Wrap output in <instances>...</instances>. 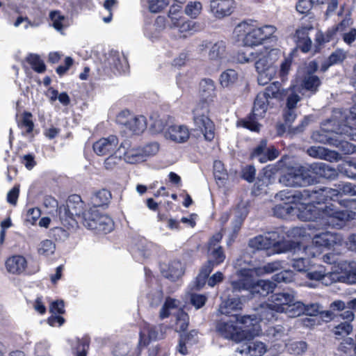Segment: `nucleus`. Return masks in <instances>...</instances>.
<instances>
[{"mask_svg":"<svg viewBox=\"0 0 356 356\" xmlns=\"http://www.w3.org/2000/svg\"><path fill=\"white\" fill-rule=\"evenodd\" d=\"M306 191L310 195L314 193L310 189L296 192L284 190L277 193L275 199L282 203L275 206L273 214L281 218L296 215L302 221H313L322 227L334 228H341L346 220L355 218V213L339 211L332 204L317 207L315 200L303 197Z\"/></svg>","mask_w":356,"mask_h":356,"instance_id":"nucleus-1","label":"nucleus"},{"mask_svg":"<svg viewBox=\"0 0 356 356\" xmlns=\"http://www.w3.org/2000/svg\"><path fill=\"white\" fill-rule=\"evenodd\" d=\"M253 321L250 316L233 315L229 321L219 322L217 329L223 337L239 343L248 337L259 335L261 327L256 321Z\"/></svg>","mask_w":356,"mask_h":356,"instance_id":"nucleus-2","label":"nucleus"},{"mask_svg":"<svg viewBox=\"0 0 356 356\" xmlns=\"http://www.w3.org/2000/svg\"><path fill=\"white\" fill-rule=\"evenodd\" d=\"M282 55L280 49L268 45L250 52V56L255 58L254 67L259 74V85L265 86L275 76L277 71L276 63Z\"/></svg>","mask_w":356,"mask_h":356,"instance_id":"nucleus-3","label":"nucleus"},{"mask_svg":"<svg viewBox=\"0 0 356 356\" xmlns=\"http://www.w3.org/2000/svg\"><path fill=\"white\" fill-rule=\"evenodd\" d=\"M334 132L335 134L327 140L329 144L338 147L344 154L356 152V104L350 109L348 117L346 116V124H339Z\"/></svg>","mask_w":356,"mask_h":356,"instance_id":"nucleus-4","label":"nucleus"},{"mask_svg":"<svg viewBox=\"0 0 356 356\" xmlns=\"http://www.w3.org/2000/svg\"><path fill=\"white\" fill-rule=\"evenodd\" d=\"M282 230L269 232L264 235H259L249 241L250 248L256 250H270L272 253L294 252L301 250L300 243L293 241H282L284 236Z\"/></svg>","mask_w":356,"mask_h":356,"instance_id":"nucleus-5","label":"nucleus"},{"mask_svg":"<svg viewBox=\"0 0 356 356\" xmlns=\"http://www.w3.org/2000/svg\"><path fill=\"white\" fill-rule=\"evenodd\" d=\"M273 308L277 313H284L289 317L295 318L302 314L315 316L318 312L317 305L305 306L295 298L293 293H278L271 296Z\"/></svg>","mask_w":356,"mask_h":356,"instance_id":"nucleus-6","label":"nucleus"},{"mask_svg":"<svg viewBox=\"0 0 356 356\" xmlns=\"http://www.w3.org/2000/svg\"><path fill=\"white\" fill-rule=\"evenodd\" d=\"M238 280L232 281V286L234 291L248 290L252 293H258L266 296L273 291L275 284L268 280H259L255 282L258 276H246L242 273V268L238 273Z\"/></svg>","mask_w":356,"mask_h":356,"instance_id":"nucleus-7","label":"nucleus"},{"mask_svg":"<svg viewBox=\"0 0 356 356\" xmlns=\"http://www.w3.org/2000/svg\"><path fill=\"white\" fill-rule=\"evenodd\" d=\"M222 235L220 232L215 234L209 240L208 243V254L209 260L207 264L203 266L197 277V287L200 288L204 284L206 278L213 270L214 265L222 263L225 259V254L218 243L221 241Z\"/></svg>","mask_w":356,"mask_h":356,"instance_id":"nucleus-8","label":"nucleus"},{"mask_svg":"<svg viewBox=\"0 0 356 356\" xmlns=\"http://www.w3.org/2000/svg\"><path fill=\"white\" fill-rule=\"evenodd\" d=\"M342 241V236L334 232L314 233L312 245L305 247L302 250V253L309 257H316L320 254L317 250L318 248H331L334 245H341Z\"/></svg>","mask_w":356,"mask_h":356,"instance_id":"nucleus-9","label":"nucleus"},{"mask_svg":"<svg viewBox=\"0 0 356 356\" xmlns=\"http://www.w3.org/2000/svg\"><path fill=\"white\" fill-rule=\"evenodd\" d=\"M209 112V103L200 102L193 110V121L196 128L202 133L204 138L211 141L215 136V127L207 115Z\"/></svg>","mask_w":356,"mask_h":356,"instance_id":"nucleus-10","label":"nucleus"},{"mask_svg":"<svg viewBox=\"0 0 356 356\" xmlns=\"http://www.w3.org/2000/svg\"><path fill=\"white\" fill-rule=\"evenodd\" d=\"M259 33V26L243 22L234 28L233 38L236 41L242 42L245 46L254 47L261 44Z\"/></svg>","mask_w":356,"mask_h":356,"instance_id":"nucleus-11","label":"nucleus"},{"mask_svg":"<svg viewBox=\"0 0 356 356\" xmlns=\"http://www.w3.org/2000/svg\"><path fill=\"white\" fill-rule=\"evenodd\" d=\"M280 182L286 186H305L313 184V178L307 170V166L292 168L282 175Z\"/></svg>","mask_w":356,"mask_h":356,"instance_id":"nucleus-12","label":"nucleus"},{"mask_svg":"<svg viewBox=\"0 0 356 356\" xmlns=\"http://www.w3.org/2000/svg\"><path fill=\"white\" fill-rule=\"evenodd\" d=\"M116 122L125 130L135 134L143 133L147 128V120L143 115H135L128 110L120 111L116 116Z\"/></svg>","mask_w":356,"mask_h":356,"instance_id":"nucleus-13","label":"nucleus"},{"mask_svg":"<svg viewBox=\"0 0 356 356\" xmlns=\"http://www.w3.org/2000/svg\"><path fill=\"white\" fill-rule=\"evenodd\" d=\"M93 209L90 207L89 209L86 210L84 209V203L81 200V197L74 195L69 197L66 206H60L58 208V213L61 220L78 218L80 223L83 225L82 216L83 213L89 211L91 214Z\"/></svg>","mask_w":356,"mask_h":356,"instance_id":"nucleus-14","label":"nucleus"},{"mask_svg":"<svg viewBox=\"0 0 356 356\" xmlns=\"http://www.w3.org/2000/svg\"><path fill=\"white\" fill-rule=\"evenodd\" d=\"M83 225L88 229H95L103 233L110 232L113 229L112 219L106 215H100L97 209H93L91 214L88 211L82 216Z\"/></svg>","mask_w":356,"mask_h":356,"instance_id":"nucleus-15","label":"nucleus"},{"mask_svg":"<svg viewBox=\"0 0 356 356\" xmlns=\"http://www.w3.org/2000/svg\"><path fill=\"white\" fill-rule=\"evenodd\" d=\"M305 277L312 282H321L326 286L335 283L334 267L328 271L325 266L321 264L312 263L307 270Z\"/></svg>","mask_w":356,"mask_h":356,"instance_id":"nucleus-16","label":"nucleus"},{"mask_svg":"<svg viewBox=\"0 0 356 356\" xmlns=\"http://www.w3.org/2000/svg\"><path fill=\"white\" fill-rule=\"evenodd\" d=\"M126 143L122 142L119 145V139L115 135L103 137L93 143L92 149L98 156H106L114 153L116 150L120 151L125 148Z\"/></svg>","mask_w":356,"mask_h":356,"instance_id":"nucleus-17","label":"nucleus"},{"mask_svg":"<svg viewBox=\"0 0 356 356\" xmlns=\"http://www.w3.org/2000/svg\"><path fill=\"white\" fill-rule=\"evenodd\" d=\"M335 283L343 282L356 284V263L340 261L334 266Z\"/></svg>","mask_w":356,"mask_h":356,"instance_id":"nucleus-18","label":"nucleus"},{"mask_svg":"<svg viewBox=\"0 0 356 356\" xmlns=\"http://www.w3.org/2000/svg\"><path fill=\"white\" fill-rule=\"evenodd\" d=\"M254 337H248L240 341L236 352L242 356H262L267 350L266 345L259 341H251Z\"/></svg>","mask_w":356,"mask_h":356,"instance_id":"nucleus-19","label":"nucleus"},{"mask_svg":"<svg viewBox=\"0 0 356 356\" xmlns=\"http://www.w3.org/2000/svg\"><path fill=\"white\" fill-rule=\"evenodd\" d=\"M105 64L110 67L114 73H125L128 71L129 65L127 57L116 50L109 51Z\"/></svg>","mask_w":356,"mask_h":356,"instance_id":"nucleus-20","label":"nucleus"},{"mask_svg":"<svg viewBox=\"0 0 356 356\" xmlns=\"http://www.w3.org/2000/svg\"><path fill=\"white\" fill-rule=\"evenodd\" d=\"M278 156V151L274 147H267L266 140H261L251 154L252 159H257L261 163L272 161Z\"/></svg>","mask_w":356,"mask_h":356,"instance_id":"nucleus-21","label":"nucleus"},{"mask_svg":"<svg viewBox=\"0 0 356 356\" xmlns=\"http://www.w3.org/2000/svg\"><path fill=\"white\" fill-rule=\"evenodd\" d=\"M190 132L188 127L183 124L169 126L164 131V137L176 143H183L188 140Z\"/></svg>","mask_w":356,"mask_h":356,"instance_id":"nucleus-22","label":"nucleus"},{"mask_svg":"<svg viewBox=\"0 0 356 356\" xmlns=\"http://www.w3.org/2000/svg\"><path fill=\"white\" fill-rule=\"evenodd\" d=\"M307 168L308 172L313 178V184L318 177L332 179L334 178L337 175L334 168L330 167L325 163H314L307 166Z\"/></svg>","mask_w":356,"mask_h":356,"instance_id":"nucleus-23","label":"nucleus"},{"mask_svg":"<svg viewBox=\"0 0 356 356\" xmlns=\"http://www.w3.org/2000/svg\"><path fill=\"white\" fill-rule=\"evenodd\" d=\"M234 7V0H211L210 2L211 11L218 19L230 15Z\"/></svg>","mask_w":356,"mask_h":356,"instance_id":"nucleus-24","label":"nucleus"},{"mask_svg":"<svg viewBox=\"0 0 356 356\" xmlns=\"http://www.w3.org/2000/svg\"><path fill=\"white\" fill-rule=\"evenodd\" d=\"M277 312L275 308H273L272 302L269 304H262L258 308L255 309V313L250 315L252 319H254L253 323L257 322V325L261 326L259 322L266 321L269 322L276 318ZM261 328V327H260Z\"/></svg>","mask_w":356,"mask_h":356,"instance_id":"nucleus-25","label":"nucleus"},{"mask_svg":"<svg viewBox=\"0 0 356 356\" xmlns=\"http://www.w3.org/2000/svg\"><path fill=\"white\" fill-rule=\"evenodd\" d=\"M161 327H156L145 323L140 332L139 346H145L152 340L162 337Z\"/></svg>","mask_w":356,"mask_h":356,"instance_id":"nucleus-26","label":"nucleus"},{"mask_svg":"<svg viewBox=\"0 0 356 356\" xmlns=\"http://www.w3.org/2000/svg\"><path fill=\"white\" fill-rule=\"evenodd\" d=\"M5 266L9 273L19 275L26 270L27 261L24 256L15 254L6 260Z\"/></svg>","mask_w":356,"mask_h":356,"instance_id":"nucleus-27","label":"nucleus"},{"mask_svg":"<svg viewBox=\"0 0 356 356\" xmlns=\"http://www.w3.org/2000/svg\"><path fill=\"white\" fill-rule=\"evenodd\" d=\"M259 35L261 44L266 45L268 43L271 44L270 47H275L279 42V32L277 29L273 25H264L259 26Z\"/></svg>","mask_w":356,"mask_h":356,"instance_id":"nucleus-28","label":"nucleus"},{"mask_svg":"<svg viewBox=\"0 0 356 356\" xmlns=\"http://www.w3.org/2000/svg\"><path fill=\"white\" fill-rule=\"evenodd\" d=\"M228 52L226 42L222 40L217 41L209 49L208 57L210 60L216 61L218 65L227 60Z\"/></svg>","mask_w":356,"mask_h":356,"instance_id":"nucleus-29","label":"nucleus"},{"mask_svg":"<svg viewBox=\"0 0 356 356\" xmlns=\"http://www.w3.org/2000/svg\"><path fill=\"white\" fill-rule=\"evenodd\" d=\"M282 268L280 261L267 264L263 268H242V273L246 276H260L264 273H271Z\"/></svg>","mask_w":356,"mask_h":356,"instance_id":"nucleus-30","label":"nucleus"},{"mask_svg":"<svg viewBox=\"0 0 356 356\" xmlns=\"http://www.w3.org/2000/svg\"><path fill=\"white\" fill-rule=\"evenodd\" d=\"M270 95L267 92H260L254 101L252 109L254 118H262L268 109Z\"/></svg>","mask_w":356,"mask_h":356,"instance_id":"nucleus-31","label":"nucleus"},{"mask_svg":"<svg viewBox=\"0 0 356 356\" xmlns=\"http://www.w3.org/2000/svg\"><path fill=\"white\" fill-rule=\"evenodd\" d=\"M309 156L314 158L325 159L330 162L337 161L339 154L334 151H330L321 146H313L307 149Z\"/></svg>","mask_w":356,"mask_h":356,"instance_id":"nucleus-32","label":"nucleus"},{"mask_svg":"<svg viewBox=\"0 0 356 356\" xmlns=\"http://www.w3.org/2000/svg\"><path fill=\"white\" fill-rule=\"evenodd\" d=\"M124 143L126 145L125 148H123L124 151L122 154L123 159L126 163L130 164H136L145 161L139 146L129 147L128 143Z\"/></svg>","mask_w":356,"mask_h":356,"instance_id":"nucleus-33","label":"nucleus"},{"mask_svg":"<svg viewBox=\"0 0 356 356\" xmlns=\"http://www.w3.org/2000/svg\"><path fill=\"white\" fill-rule=\"evenodd\" d=\"M283 116L286 125H287L289 129L293 134L301 132L303 130V128L306 127L309 123V118L307 117H305L304 120L302 121L301 124L300 126L291 129V124L294 122L297 116L295 112V109L285 108L283 113Z\"/></svg>","mask_w":356,"mask_h":356,"instance_id":"nucleus-34","label":"nucleus"},{"mask_svg":"<svg viewBox=\"0 0 356 356\" xmlns=\"http://www.w3.org/2000/svg\"><path fill=\"white\" fill-rule=\"evenodd\" d=\"M309 29L302 27L296 30L295 38L298 47L303 52H308L312 47V40L309 37Z\"/></svg>","mask_w":356,"mask_h":356,"instance_id":"nucleus-35","label":"nucleus"},{"mask_svg":"<svg viewBox=\"0 0 356 356\" xmlns=\"http://www.w3.org/2000/svg\"><path fill=\"white\" fill-rule=\"evenodd\" d=\"M348 52L343 49H338L333 51L321 65V70L325 72L331 65L342 63L347 57Z\"/></svg>","mask_w":356,"mask_h":356,"instance_id":"nucleus-36","label":"nucleus"},{"mask_svg":"<svg viewBox=\"0 0 356 356\" xmlns=\"http://www.w3.org/2000/svg\"><path fill=\"white\" fill-rule=\"evenodd\" d=\"M197 332L193 330L188 334H181L180 336L179 344L177 346V351L181 355L188 354V348L189 345H192L197 341Z\"/></svg>","mask_w":356,"mask_h":356,"instance_id":"nucleus-37","label":"nucleus"},{"mask_svg":"<svg viewBox=\"0 0 356 356\" xmlns=\"http://www.w3.org/2000/svg\"><path fill=\"white\" fill-rule=\"evenodd\" d=\"M111 199V193L106 189H102L96 192L91 197V202L93 204L92 209H96V207L106 205Z\"/></svg>","mask_w":356,"mask_h":356,"instance_id":"nucleus-38","label":"nucleus"},{"mask_svg":"<svg viewBox=\"0 0 356 356\" xmlns=\"http://www.w3.org/2000/svg\"><path fill=\"white\" fill-rule=\"evenodd\" d=\"M163 274L166 278L176 281L183 275L182 264L177 261H172L169 265L168 270L163 271Z\"/></svg>","mask_w":356,"mask_h":356,"instance_id":"nucleus-39","label":"nucleus"},{"mask_svg":"<svg viewBox=\"0 0 356 356\" xmlns=\"http://www.w3.org/2000/svg\"><path fill=\"white\" fill-rule=\"evenodd\" d=\"M238 80V74L234 70H227L220 76V83L223 88H232Z\"/></svg>","mask_w":356,"mask_h":356,"instance_id":"nucleus-40","label":"nucleus"},{"mask_svg":"<svg viewBox=\"0 0 356 356\" xmlns=\"http://www.w3.org/2000/svg\"><path fill=\"white\" fill-rule=\"evenodd\" d=\"M242 308V302L239 298H231L223 301L219 311L221 314L228 315L232 311L241 309Z\"/></svg>","mask_w":356,"mask_h":356,"instance_id":"nucleus-41","label":"nucleus"},{"mask_svg":"<svg viewBox=\"0 0 356 356\" xmlns=\"http://www.w3.org/2000/svg\"><path fill=\"white\" fill-rule=\"evenodd\" d=\"M267 335L274 341L281 340L284 342V346H286L285 342L287 337V330L282 325L269 327L267 330Z\"/></svg>","mask_w":356,"mask_h":356,"instance_id":"nucleus-42","label":"nucleus"},{"mask_svg":"<svg viewBox=\"0 0 356 356\" xmlns=\"http://www.w3.org/2000/svg\"><path fill=\"white\" fill-rule=\"evenodd\" d=\"M25 63H28L33 70L38 73L45 71V64L38 54H29L25 58Z\"/></svg>","mask_w":356,"mask_h":356,"instance_id":"nucleus-43","label":"nucleus"},{"mask_svg":"<svg viewBox=\"0 0 356 356\" xmlns=\"http://www.w3.org/2000/svg\"><path fill=\"white\" fill-rule=\"evenodd\" d=\"M18 126L24 131V134H31L34 129L32 114L29 112H24L18 122Z\"/></svg>","mask_w":356,"mask_h":356,"instance_id":"nucleus-44","label":"nucleus"},{"mask_svg":"<svg viewBox=\"0 0 356 356\" xmlns=\"http://www.w3.org/2000/svg\"><path fill=\"white\" fill-rule=\"evenodd\" d=\"M167 125V118L161 117L157 113H153L150 116V129L154 133H161Z\"/></svg>","mask_w":356,"mask_h":356,"instance_id":"nucleus-45","label":"nucleus"},{"mask_svg":"<svg viewBox=\"0 0 356 356\" xmlns=\"http://www.w3.org/2000/svg\"><path fill=\"white\" fill-rule=\"evenodd\" d=\"M321 83V79L314 74H305L301 79V86L303 89H316Z\"/></svg>","mask_w":356,"mask_h":356,"instance_id":"nucleus-46","label":"nucleus"},{"mask_svg":"<svg viewBox=\"0 0 356 356\" xmlns=\"http://www.w3.org/2000/svg\"><path fill=\"white\" fill-rule=\"evenodd\" d=\"M49 17L52 22V26L58 31L62 32L67 26L66 19L64 15L58 11H51Z\"/></svg>","mask_w":356,"mask_h":356,"instance_id":"nucleus-47","label":"nucleus"},{"mask_svg":"<svg viewBox=\"0 0 356 356\" xmlns=\"http://www.w3.org/2000/svg\"><path fill=\"white\" fill-rule=\"evenodd\" d=\"M213 175L217 184L223 185L227 179V173L224 168V165L220 161H216L213 163Z\"/></svg>","mask_w":356,"mask_h":356,"instance_id":"nucleus-48","label":"nucleus"},{"mask_svg":"<svg viewBox=\"0 0 356 356\" xmlns=\"http://www.w3.org/2000/svg\"><path fill=\"white\" fill-rule=\"evenodd\" d=\"M108 155L109 156L104 161V166L108 170H113L121 163L123 154L121 150H116L114 153H111Z\"/></svg>","mask_w":356,"mask_h":356,"instance_id":"nucleus-49","label":"nucleus"},{"mask_svg":"<svg viewBox=\"0 0 356 356\" xmlns=\"http://www.w3.org/2000/svg\"><path fill=\"white\" fill-rule=\"evenodd\" d=\"M188 314L182 309H179L176 313L175 330L177 332L185 331L188 327Z\"/></svg>","mask_w":356,"mask_h":356,"instance_id":"nucleus-50","label":"nucleus"},{"mask_svg":"<svg viewBox=\"0 0 356 356\" xmlns=\"http://www.w3.org/2000/svg\"><path fill=\"white\" fill-rule=\"evenodd\" d=\"M56 250V245L51 240L42 241L38 246V252L40 255L49 257L53 254Z\"/></svg>","mask_w":356,"mask_h":356,"instance_id":"nucleus-51","label":"nucleus"},{"mask_svg":"<svg viewBox=\"0 0 356 356\" xmlns=\"http://www.w3.org/2000/svg\"><path fill=\"white\" fill-rule=\"evenodd\" d=\"M145 161L151 156H155L159 151L160 146L156 142H152L144 146H139Z\"/></svg>","mask_w":356,"mask_h":356,"instance_id":"nucleus-52","label":"nucleus"},{"mask_svg":"<svg viewBox=\"0 0 356 356\" xmlns=\"http://www.w3.org/2000/svg\"><path fill=\"white\" fill-rule=\"evenodd\" d=\"M178 307L179 301L170 298H167L160 312L161 318H164L168 317L172 313V311L177 309Z\"/></svg>","mask_w":356,"mask_h":356,"instance_id":"nucleus-53","label":"nucleus"},{"mask_svg":"<svg viewBox=\"0 0 356 356\" xmlns=\"http://www.w3.org/2000/svg\"><path fill=\"white\" fill-rule=\"evenodd\" d=\"M352 331L353 326L349 322L341 323L336 325L333 329V332L337 339L348 336Z\"/></svg>","mask_w":356,"mask_h":356,"instance_id":"nucleus-54","label":"nucleus"},{"mask_svg":"<svg viewBox=\"0 0 356 356\" xmlns=\"http://www.w3.org/2000/svg\"><path fill=\"white\" fill-rule=\"evenodd\" d=\"M312 263V261L309 259L301 257L298 259H293L291 266L297 271L304 273L305 275Z\"/></svg>","mask_w":356,"mask_h":356,"instance_id":"nucleus-55","label":"nucleus"},{"mask_svg":"<svg viewBox=\"0 0 356 356\" xmlns=\"http://www.w3.org/2000/svg\"><path fill=\"white\" fill-rule=\"evenodd\" d=\"M202 9V3L199 1H191L185 7L186 15L191 18H196Z\"/></svg>","mask_w":356,"mask_h":356,"instance_id":"nucleus-56","label":"nucleus"},{"mask_svg":"<svg viewBox=\"0 0 356 356\" xmlns=\"http://www.w3.org/2000/svg\"><path fill=\"white\" fill-rule=\"evenodd\" d=\"M353 22L350 15H347L346 17L336 26L331 29L333 35L336 33H345L348 31V28L352 25Z\"/></svg>","mask_w":356,"mask_h":356,"instance_id":"nucleus-57","label":"nucleus"},{"mask_svg":"<svg viewBox=\"0 0 356 356\" xmlns=\"http://www.w3.org/2000/svg\"><path fill=\"white\" fill-rule=\"evenodd\" d=\"M170 4V0H150L149 8L152 13H159Z\"/></svg>","mask_w":356,"mask_h":356,"instance_id":"nucleus-58","label":"nucleus"},{"mask_svg":"<svg viewBox=\"0 0 356 356\" xmlns=\"http://www.w3.org/2000/svg\"><path fill=\"white\" fill-rule=\"evenodd\" d=\"M274 280L278 283L291 282L293 280V273L291 270H284L273 276Z\"/></svg>","mask_w":356,"mask_h":356,"instance_id":"nucleus-59","label":"nucleus"},{"mask_svg":"<svg viewBox=\"0 0 356 356\" xmlns=\"http://www.w3.org/2000/svg\"><path fill=\"white\" fill-rule=\"evenodd\" d=\"M238 126L247 128L251 131H258L259 130V124L252 119V117L249 118L248 120H242L238 122Z\"/></svg>","mask_w":356,"mask_h":356,"instance_id":"nucleus-60","label":"nucleus"},{"mask_svg":"<svg viewBox=\"0 0 356 356\" xmlns=\"http://www.w3.org/2000/svg\"><path fill=\"white\" fill-rule=\"evenodd\" d=\"M315 228L314 224L308 225L307 227H300V238L298 240L305 241L311 238H312L314 233L313 229Z\"/></svg>","mask_w":356,"mask_h":356,"instance_id":"nucleus-61","label":"nucleus"},{"mask_svg":"<svg viewBox=\"0 0 356 356\" xmlns=\"http://www.w3.org/2000/svg\"><path fill=\"white\" fill-rule=\"evenodd\" d=\"M313 5L312 0H300L296 5V10L301 14H306L309 12Z\"/></svg>","mask_w":356,"mask_h":356,"instance_id":"nucleus-62","label":"nucleus"},{"mask_svg":"<svg viewBox=\"0 0 356 356\" xmlns=\"http://www.w3.org/2000/svg\"><path fill=\"white\" fill-rule=\"evenodd\" d=\"M41 216V211L38 208L29 209L26 213V221L34 225Z\"/></svg>","mask_w":356,"mask_h":356,"instance_id":"nucleus-63","label":"nucleus"},{"mask_svg":"<svg viewBox=\"0 0 356 356\" xmlns=\"http://www.w3.org/2000/svg\"><path fill=\"white\" fill-rule=\"evenodd\" d=\"M207 298L202 294L193 293L191 296V302L197 309L202 307Z\"/></svg>","mask_w":356,"mask_h":356,"instance_id":"nucleus-64","label":"nucleus"}]
</instances>
